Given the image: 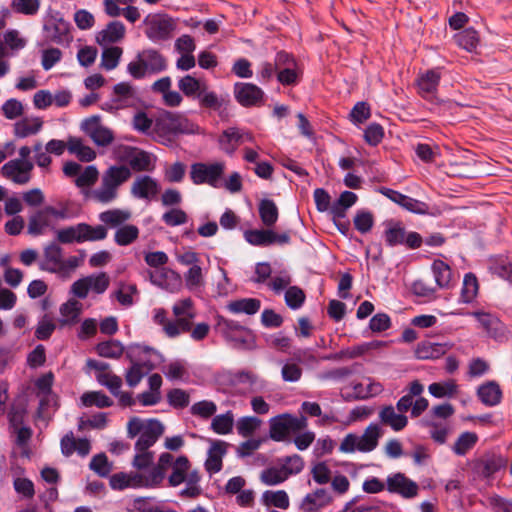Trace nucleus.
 Segmentation results:
<instances>
[{"label":"nucleus","instance_id":"nucleus-24","mask_svg":"<svg viewBox=\"0 0 512 512\" xmlns=\"http://www.w3.org/2000/svg\"><path fill=\"white\" fill-rule=\"evenodd\" d=\"M477 396L484 405L492 407L501 402L502 391L497 382L488 381L479 386Z\"/></svg>","mask_w":512,"mask_h":512},{"label":"nucleus","instance_id":"nucleus-58","mask_svg":"<svg viewBox=\"0 0 512 512\" xmlns=\"http://www.w3.org/2000/svg\"><path fill=\"white\" fill-rule=\"evenodd\" d=\"M89 467L100 477H106L112 470V464L109 463L105 453H99L92 457Z\"/></svg>","mask_w":512,"mask_h":512},{"label":"nucleus","instance_id":"nucleus-30","mask_svg":"<svg viewBox=\"0 0 512 512\" xmlns=\"http://www.w3.org/2000/svg\"><path fill=\"white\" fill-rule=\"evenodd\" d=\"M261 307V302L256 298H242L228 303L227 309L234 313H245L247 315L256 314Z\"/></svg>","mask_w":512,"mask_h":512},{"label":"nucleus","instance_id":"nucleus-6","mask_svg":"<svg viewBox=\"0 0 512 512\" xmlns=\"http://www.w3.org/2000/svg\"><path fill=\"white\" fill-rule=\"evenodd\" d=\"M71 25L64 20L59 11L49 9L44 19L43 31L46 38L58 45H69L73 37L70 33Z\"/></svg>","mask_w":512,"mask_h":512},{"label":"nucleus","instance_id":"nucleus-16","mask_svg":"<svg viewBox=\"0 0 512 512\" xmlns=\"http://www.w3.org/2000/svg\"><path fill=\"white\" fill-rule=\"evenodd\" d=\"M160 191L159 183L149 175H139L131 185L130 193L136 199L151 200Z\"/></svg>","mask_w":512,"mask_h":512},{"label":"nucleus","instance_id":"nucleus-32","mask_svg":"<svg viewBox=\"0 0 512 512\" xmlns=\"http://www.w3.org/2000/svg\"><path fill=\"white\" fill-rule=\"evenodd\" d=\"M259 216L264 226H273L279 216L278 208L271 199H262L258 206Z\"/></svg>","mask_w":512,"mask_h":512},{"label":"nucleus","instance_id":"nucleus-62","mask_svg":"<svg viewBox=\"0 0 512 512\" xmlns=\"http://www.w3.org/2000/svg\"><path fill=\"white\" fill-rule=\"evenodd\" d=\"M191 414L199 416L203 419H208L213 416L217 411V406L213 401L202 400L194 403L191 406Z\"/></svg>","mask_w":512,"mask_h":512},{"label":"nucleus","instance_id":"nucleus-27","mask_svg":"<svg viewBox=\"0 0 512 512\" xmlns=\"http://www.w3.org/2000/svg\"><path fill=\"white\" fill-rule=\"evenodd\" d=\"M82 304L75 299H69L67 302L60 306L61 319L59 323L61 326L71 325L78 322L81 314Z\"/></svg>","mask_w":512,"mask_h":512},{"label":"nucleus","instance_id":"nucleus-56","mask_svg":"<svg viewBox=\"0 0 512 512\" xmlns=\"http://www.w3.org/2000/svg\"><path fill=\"white\" fill-rule=\"evenodd\" d=\"M49 225V220L44 211H38L29 217L28 233L33 236L41 235L44 229Z\"/></svg>","mask_w":512,"mask_h":512},{"label":"nucleus","instance_id":"nucleus-7","mask_svg":"<svg viewBox=\"0 0 512 512\" xmlns=\"http://www.w3.org/2000/svg\"><path fill=\"white\" fill-rule=\"evenodd\" d=\"M143 23L146 26L145 35L155 43L170 39L176 29L175 20L165 13L148 14Z\"/></svg>","mask_w":512,"mask_h":512},{"label":"nucleus","instance_id":"nucleus-51","mask_svg":"<svg viewBox=\"0 0 512 512\" xmlns=\"http://www.w3.org/2000/svg\"><path fill=\"white\" fill-rule=\"evenodd\" d=\"M428 390L436 398L451 397L457 392V384L454 380L435 382L429 385Z\"/></svg>","mask_w":512,"mask_h":512},{"label":"nucleus","instance_id":"nucleus-4","mask_svg":"<svg viewBox=\"0 0 512 512\" xmlns=\"http://www.w3.org/2000/svg\"><path fill=\"white\" fill-rule=\"evenodd\" d=\"M167 67L165 57L156 49L139 51L134 60L128 63L127 72L134 79H143L164 71Z\"/></svg>","mask_w":512,"mask_h":512},{"label":"nucleus","instance_id":"nucleus-42","mask_svg":"<svg viewBox=\"0 0 512 512\" xmlns=\"http://www.w3.org/2000/svg\"><path fill=\"white\" fill-rule=\"evenodd\" d=\"M81 402L85 407L96 406L107 408L113 405V401L102 391H90L81 396Z\"/></svg>","mask_w":512,"mask_h":512},{"label":"nucleus","instance_id":"nucleus-1","mask_svg":"<svg viewBox=\"0 0 512 512\" xmlns=\"http://www.w3.org/2000/svg\"><path fill=\"white\" fill-rule=\"evenodd\" d=\"M131 170L125 165L110 166L102 175L101 184L94 189L90 197L92 200L109 204L117 199L119 188L131 178Z\"/></svg>","mask_w":512,"mask_h":512},{"label":"nucleus","instance_id":"nucleus-44","mask_svg":"<svg viewBox=\"0 0 512 512\" xmlns=\"http://www.w3.org/2000/svg\"><path fill=\"white\" fill-rule=\"evenodd\" d=\"M130 217V212L120 209L107 210L99 215V219L110 227H121Z\"/></svg>","mask_w":512,"mask_h":512},{"label":"nucleus","instance_id":"nucleus-40","mask_svg":"<svg viewBox=\"0 0 512 512\" xmlns=\"http://www.w3.org/2000/svg\"><path fill=\"white\" fill-rule=\"evenodd\" d=\"M432 271L436 284L439 288H446L449 286L452 279V271L448 264L442 260H435L432 264Z\"/></svg>","mask_w":512,"mask_h":512},{"label":"nucleus","instance_id":"nucleus-33","mask_svg":"<svg viewBox=\"0 0 512 512\" xmlns=\"http://www.w3.org/2000/svg\"><path fill=\"white\" fill-rule=\"evenodd\" d=\"M128 164L136 172L152 171L154 169L150 154L143 150L135 149L128 157Z\"/></svg>","mask_w":512,"mask_h":512},{"label":"nucleus","instance_id":"nucleus-21","mask_svg":"<svg viewBox=\"0 0 512 512\" xmlns=\"http://www.w3.org/2000/svg\"><path fill=\"white\" fill-rule=\"evenodd\" d=\"M126 33V28L121 21H111L104 29L96 34V42L100 46H109L120 42Z\"/></svg>","mask_w":512,"mask_h":512},{"label":"nucleus","instance_id":"nucleus-28","mask_svg":"<svg viewBox=\"0 0 512 512\" xmlns=\"http://www.w3.org/2000/svg\"><path fill=\"white\" fill-rule=\"evenodd\" d=\"M43 125V121L39 117L23 118L14 124V134L18 138H25L30 135L37 134Z\"/></svg>","mask_w":512,"mask_h":512},{"label":"nucleus","instance_id":"nucleus-45","mask_svg":"<svg viewBox=\"0 0 512 512\" xmlns=\"http://www.w3.org/2000/svg\"><path fill=\"white\" fill-rule=\"evenodd\" d=\"M56 240L62 244H70L73 242L82 243L83 234L81 223L58 230L56 232Z\"/></svg>","mask_w":512,"mask_h":512},{"label":"nucleus","instance_id":"nucleus-9","mask_svg":"<svg viewBox=\"0 0 512 512\" xmlns=\"http://www.w3.org/2000/svg\"><path fill=\"white\" fill-rule=\"evenodd\" d=\"M142 275L148 279L150 283L168 292H176L181 287V276L176 271L162 267L160 269L145 270Z\"/></svg>","mask_w":512,"mask_h":512},{"label":"nucleus","instance_id":"nucleus-41","mask_svg":"<svg viewBox=\"0 0 512 512\" xmlns=\"http://www.w3.org/2000/svg\"><path fill=\"white\" fill-rule=\"evenodd\" d=\"M234 425V415L231 411L224 414L216 415L211 422V429L221 435H226L232 432Z\"/></svg>","mask_w":512,"mask_h":512},{"label":"nucleus","instance_id":"nucleus-50","mask_svg":"<svg viewBox=\"0 0 512 512\" xmlns=\"http://www.w3.org/2000/svg\"><path fill=\"white\" fill-rule=\"evenodd\" d=\"M478 291V281L474 274L467 273L464 276L463 286L461 289V301L470 303L473 301Z\"/></svg>","mask_w":512,"mask_h":512},{"label":"nucleus","instance_id":"nucleus-48","mask_svg":"<svg viewBox=\"0 0 512 512\" xmlns=\"http://www.w3.org/2000/svg\"><path fill=\"white\" fill-rule=\"evenodd\" d=\"M504 466V460L500 456H489L481 460L478 465L479 473L488 478Z\"/></svg>","mask_w":512,"mask_h":512},{"label":"nucleus","instance_id":"nucleus-64","mask_svg":"<svg viewBox=\"0 0 512 512\" xmlns=\"http://www.w3.org/2000/svg\"><path fill=\"white\" fill-rule=\"evenodd\" d=\"M354 226L362 234L369 232L374 224V217L371 212L361 210L354 217Z\"/></svg>","mask_w":512,"mask_h":512},{"label":"nucleus","instance_id":"nucleus-2","mask_svg":"<svg viewBox=\"0 0 512 512\" xmlns=\"http://www.w3.org/2000/svg\"><path fill=\"white\" fill-rule=\"evenodd\" d=\"M199 130L197 124L179 112L165 110L155 118L154 134L162 140H170L178 134H198Z\"/></svg>","mask_w":512,"mask_h":512},{"label":"nucleus","instance_id":"nucleus-11","mask_svg":"<svg viewBox=\"0 0 512 512\" xmlns=\"http://www.w3.org/2000/svg\"><path fill=\"white\" fill-rule=\"evenodd\" d=\"M81 129L98 146H108L114 140L113 132L101 124L99 116H91L84 119L81 123Z\"/></svg>","mask_w":512,"mask_h":512},{"label":"nucleus","instance_id":"nucleus-13","mask_svg":"<svg viewBox=\"0 0 512 512\" xmlns=\"http://www.w3.org/2000/svg\"><path fill=\"white\" fill-rule=\"evenodd\" d=\"M233 92L237 102L244 107L257 106L263 101L264 92L253 83L238 82Z\"/></svg>","mask_w":512,"mask_h":512},{"label":"nucleus","instance_id":"nucleus-23","mask_svg":"<svg viewBox=\"0 0 512 512\" xmlns=\"http://www.w3.org/2000/svg\"><path fill=\"white\" fill-rule=\"evenodd\" d=\"M441 79V72L437 69H431L422 74L417 81L419 92L424 98H429L437 91Z\"/></svg>","mask_w":512,"mask_h":512},{"label":"nucleus","instance_id":"nucleus-22","mask_svg":"<svg viewBox=\"0 0 512 512\" xmlns=\"http://www.w3.org/2000/svg\"><path fill=\"white\" fill-rule=\"evenodd\" d=\"M396 410V407L393 405H385L379 410L378 417L381 424L389 426L392 430L398 432L407 426L408 418Z\"/></svg>","mask_w":512,"mask_h":512},{"label":"nucleus","instance_id":"nucleus-18","mask_svg":"<svg viewBox=\"0 0 512 512\" xmlns=\"http://www.w3.org/2000/svg\"><path fill=\"white\" fill-rule=\"evenodd\" d=\"M137 91L129 82H120L113 87L111 109H122L134 106L137 102Z\"/></svg>","mask_w":512,"mask_h":512},{"label":"nucleus","instance_id":"nucleus-37","mask_svg":"<svg viewBox=\"0 0 512 512\" xmlns=\"http://www.w3.org/2000/svg\"><path fill=\"white\" fill-rule=\"evenodd\" d=\"M445 352V344L422 342L418 344L415 354L418 359H436Z\"/></svg>","mask_w":512,"mask_h":512},{"label":"nucleus","instance_id":"nucleus-61","mask_svg":"<svg viewBox=\"0 0 512 512\" xmlns=\"http://www.w3.org/2000/svg\"><path fill=\"white\" fill-rule=\"evenodd\" d=\"M96 379L101 385L107 387L114 396H118L119 389L122 386V379L119 376L111 372L97 373Z\"/></svg>","mask_w":512,"mask_h":512},{"label":"nucleus","instance_id":"nucleus-25","mask_svg":"<svg viewBox=\"0 0 512 512\" xmlns=\"http://www.w3.org/2000/svg\"><path fill=\"white\" fill-rule=\"evenodd\" d=\"M382 436V430L378 424H370L361 436H358L360 452H371L377 445L380 437Z\"/></svg>","mask_w":512,"mask_h":512},{"label":"nucleus","instance_id":"nucleus-34","mask_svg":"<svg viewBox=\"0 0 512 512\" xmlns=\"http://www.w3.org/2000/svg\"><path fill=\"white\" fill-rule=\"evenodd\" d=\"M100 67L106 71L115 69L122 57L123 49L118 46H102Z\"/></svg>","mask_w":512,"mask_h":512},{"label":"nucleus","instance_id":"nucleus-31","mask_svg":"<svg viewBox=\"0 0 512 512\" xmlns=\"http://www.w3.org/2000/svg\"><path fill=\"white\" fill-rule=\"evenodd\" d=\"M190 462L186 456H179L172 465V473L168 477V483L172 487L179 486L186 479V473L189 471Z\"/></svg>","mask_w":512,"mask_h":512},{"label":"nucleus","instance_id":"nucleus-47","mask_svg":"<svg viewBox=\"0 0 512 512\" xmlns=\"http://www.w3.org/2000/svg\"><path fill=\"white\" fill-rule=\"evenodd\" d=\"M478 440L474 432L462 433L454 443L452 450L456 455L463 456L472 449Z\"/></svg>","mask_w":512,"mask_h":512},{"label":"nucleus","instance_id":"nucleus-26","mask_svg":"<svg viewBox=\"0 0 512 512\" xmlns=\"http://www.w3.org/2000/svg\"><path fill=\"white\" fill-rule=\"evenodd\" d=\"M160 484L161 477L159 474H153L151 470L149 472L137 470L136 472L129 473V485L132 488H156Z\"/></svg>","mask_w":512,"mask_h":512},{"label":"nucleus","instance_id":"nucleus-20","mask_svg":"<svg viewBox=\"0 0 512 512\" xmlns=\"http://www.w3.org/2000/svg\"><path fill=\"white\" fill-rule=\"evenodd\" d=\"M333 497L324 488H319L308 493L301 501L300 509L304 512H319L324 507L331 504Z\"/></svg>","mask_w":512,"mask_h":512},{"label":"nucleus","instance_id":"nucleus-59","mask_svg":"<svg viewBox=\"0 0 512 512\" xmlns=\"http://www.w3.org/2000/svg\"><path fill=\"white\" fill-rule=\"evenodd\" d=\"M284 298L286 305L289 308L296 310L303 305L306 296L304 291L298 286H290L287 288Z\"/></svg>","mask_w":512,"mask_h":512},{"label":"nucleus","instance_id":"nucleus-12","mask_svg":"<svg viewBox=\"0 0 512 512\" xmlns=\"http://www.w3.org/2000/svg\"><path fill=\"white\" fill-rule=\"evenodd\" d=\"M386 488L388 492L399 494L406 499L416 497L419 491L418 484L401 472L387 477Z\"/></svg>","mask_w":512,"mask_h":512},{"label":"nucleus","instance_id":"nucleus-35","mask_svg":"<svg viewBox=\"0 0 512 512\" xmlns=\"http://www.w3.org/2000/svg\"><path fill=\"white\" fill-rule=\"evenodd\" d=\"M95 350L101 357L118 359L124 352V346L120 341L111 339L98 343Z\"/></svg>","mask_w":512,"mask_h":512},{"label":"nucleus","instance_id":"nucleus-29","mask_svg":"<svg viewBox=\"0 0 512 512\" xmlns=\"http://www.w3.org/2000/svg\"><path fill=\"white\" fill-rule=\"evenodd\" d=\"M473 315L491 337L498 338L502 335L503 324L495 315L485 312H474Z\"/></svg>","mask_w":512,"mask_h":512},{"label":"nucleus","instance_id":"nucleus-54","mask_svg":"<svg viewBox=\"0 0 512 512\" xmlns=\"http://www.w3.org/2000/svg\"><path fill=\"white\" fill-rule=\"evenodd\" d=\"M225 340L237 349H250L254 346V336L251 331L248 333H231L230 336H223Z\"/></svg>","mask_w":512,"mask_h":512},{"label":"nucleus","instance_id":"nucleus-36","mask_svg":"<svg viewBox=\"0 0 512 512\" xmlns=\"http://www.w3.org/2000/svg\"><path fill=\"white\" fill-rule=\"evenodd\" d=\"M68 151L71 154H75L83 162H90L96 157V153L92 148L85 146L81 139L75 137L68 139Z\"/></svg>","mask_w":512,"mask_h":512},{"label":"nucleus","instance_id":"nucleus-10","mask_svg":"<svg viewBox=\"0 0 512 512\" xmlns=\"http://www.w3.org/2000/svg\"><path fill=\"white\" fill-rule=\"evenodd\" d=\"M245 240L253 246H270L275 243L284 245L290 242V234L284 232L278 234L271 229H252L244 233Z\"/></svg>","mask_w":512,"mask_h":512},{"label":"nucleus","instance_id":"nucleus-8","mask_svg":"<svg viewBox=\"0 0 512 512\" xmlns=\"http://www.w3.org/2000/svg\"><path fill=\"white\" fill-rule=\"evenodd\" d=\"M225 172L223 162L194 163L191 165L190 178L195 185L207 184L213 188L222 187V179Z\"/></svg>","mask_w":512,"mask_h":512},{"label":"nucleus","instance_id":"nucleus-43","mask_svg":"<svg viewBox=\"0 0 512 512\" xmlns=\"http://www.w3.org/2000/svg\"><path fill=\"white\" fill-rule=\"evenodd\" d=\"M457 44L468 52L476 50L479 44V36L475 29L467 28L455 35Z\"/></svg>","mask_w":512,"mask_h":512},{"label":"nucleus","instance_id":"nucleus-19","mask_svg":"<svg viewBox=\"0 0 512 512\" xmlns=\"http://www.w3.org/2000/svg\"><path fill=\"white\" fill-rule=\"evenodd\" d=\"M164 433V425L157 419H149L146 421V428L140 434L135 443L136 451L148 450L152 447L158 438Z\"/></svg>","mask_w":512,"mask_h":512},{"label":"nucleus","instance_id":"nucleus-60","mask_svg":"<svg viewBox=\"0 0 512 512\" xmlns=\"http://www.w3.org/2000/svg\"><path fill=\"white\" fill-rule=\"evenodd\" d=\"M89 281V289L96 294H103L110 285V278L105 272L86 276Z\"/></svg>","mask_w":512,"mask_h":512},{"label":"nucleus","instance_id":"nucleus-63","mask_svg":"<svg viewBox=\"0 0 512 512\" xmlns=\"http://www.w3.org/2000/svg\"><path fill=\"white\" fill-rule=\"evenodd\" d=\"M99 172L93 165L87 166L75 180L77 187H91L98 180Z\"/></svg>","mask_w":512,"mask_h":512},{"label":"nucleus","instance_id":"nucleus-15","mask_svg":"<svg viewBox=\"0 0 512 512\" xmlns=\"http://www.w3.org/2000/svg\"><path fill=\"white\" fill-rule=\"evenodd\" d=\"M63 249L53 241L43 249V259L39 262V269L49 273L58 274L62 269Z\"/></svg>","mask_w":512,"mask_h":512},{"label":"nucleus","instance_id":"nucleus-46","mask_svg":"<svg viewBox=\"0 0 512 512\" xmlns=\"http://www.w3.org/2000/svg\"><path fill=\"white\" fill-rule=\"evenodd\" d=\"M41 0H11L13 12L26 16H34L39 12Z\"/></svg>","mask_w":512,"mask_h":512},{"label":"nucleus","instance_id":"nucleus-14","mask_svg":"<svg viewBox=\"0 0 512 512\" xmlns=\"http://www.w3.org/2000/svg\"><path fill=\"white\" fill-rule=\"evenodd\" d=\"M33 164L21 159L10 160L1 169L2 175L17 184H26L30 180Z\"/></svg>","mask_w":512,"mask_h":512},{"label":"nucleus","instance_id":"nucleus-38","mask_svg":"<svg viewBox=\"0 0 512 512\" xmlns=\"http://www.w3.org/2000/svg\"><path fill=\"white\" fill-rule=\"evenodd\" d=\"M139 236V228L133 224L119 227L114 235V241L119 246H128L135 242Z\"/></svg>","mask_w":512,"mask_h":512},{"label":"nucleus","instance_id":"nucleus-57","mask_svg":"<svg viewBox=\"0 0 512 512\" xmlns=\"http://www.w3.org/2000/svg\"><path fill=\"white\" fill-rule=\"evenodd\" d=\"M281 468L283 472L286 474L287 478L290 475L299 474L304 468L303 458L298 454L286 456L285 458L282 459Z\"/></svg>","mask_w":512,"mask_h":512},{"label":"nucleus","instance_id":"nucleus-3","mask_svg":"<svg viewBox=\"0 0 512 512\" xmlns=\"http://www.w3.org/2000/svg\"><path fill=\"white\" fill-rule=\"evenodd\" d=\"M156 355V351L148 346L140 344L130 345L126 356L131 361L132 366L126 373V382L130 387H135L142 378L154 369L155 365L150 357Z\"/></svg>","mask_w":512,"mask_h":512},{"label":"nucleus","instance_id":"nucleus-55","mask_svg":"<svg viewBox=\"0 0 512 512\" xmlns=\"http://www.w3.org/2000/svg\"><path fill=\"white\" fill-rule=\"evenodd\" d=\"M261 425V420L255 416H244L237 421V431L243 437L251 436Z\"/></svg>","mask_w":512,"mask_h":512},{"label":"nucleus","instance_id":"nucleus-53","mask_svg":"<svg viewBox=\"0 0 512 512\" xmlns=\"http://www.w3.org/2000/svg\"><path fill=\"white\" fill-rule=\"evenodd\" d=\"M217 329L222 334V336H230L231 333H248L250 331L248 328L242 326L235 320L226 319L224 317L219 316L217 319Z\"/></svg>","mask_w":512,"mask_h":512},{"label":"nucleus","instance_id":"nucleus-52","mask_svg":"<svg viewBox=\"0 0 512 512\" xmlns=\"http://www.w3.org/2000/svg\"><path fill=\"white\" fill-rule=\"evenodd\" d=\"M154 123L155 119L148 117L144 111H138L132 119L133 129L146 135L154 133Z\"/></svg>","mask_w":512,"mask_h":512},{"label":"nucleus","instance_id":"nucleus-39","mask_svg":"<svg viewBox=\"0 0 512 512\" xmlns=\"http://www.w3.org/2000/svg\"><path fill=\"white\" fill-rule=\"evenodd\" d=\"M262 502L266 506L287 509L290 505L289 496L284 490H267L262 494Z\"/></svg>","mask_w":512,"mask_h":512},{"label":"nucleus","instance_id":"nucleus-49","mask_svg":"<svg viewBox=\"0 0 512 512\" xmlns=\"http://www.w3.org/2000/svg\"><path fill=\"white\" fill-rule=\"evenodd\" d=\"M405 228L400 223H389L384 232L385 241L388 246L404 244Z\"/></svg>","mask_w":512,"mask_h":512},{"label":"nucleus","instance_id":"nucleus-17","mask_svg":"<svg viewBox=\"0 0 512 512\" xmlns=\"http://www.w3.org/2000/svg\"><path fill=\"white\" fill-rule=\"evenodd\" d=\"M252 136L238 128H228L219 136L218 143L220 149L227 155H233L238 146L245 141H251Z\"/></svg>","mask_w":512,"mask_h":512},{"label":"nucleus","instance_id":"nucleus-5","mask_svg":"<svg viewBox=\"0 0 512 512\" xmlns=\"http://www.w3.org/2000/svg\"><path fill=\"white\" fill-rule=\"evenodd\" d=\"M307 419L285 413L275 416L269 421V436L276 442L287 441L291 434H296L306 428Z\"/></svg>","mask_w":512,"mask_h":512}]
</instances>
